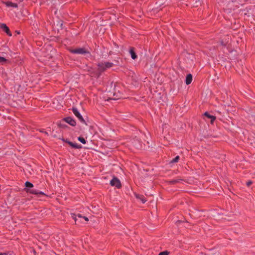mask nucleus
Here are the masks:
<instances>
[{"instance_id":"obj_4","label":"nucleus","mask_w":255,"mask_h":255,"mask_svg":"<svg viewBox=\"0 0 255 255\" xmlns=\"http://www.w3.org/2000/svg\"><path fill=\"white\" fill-rule=\"evenodd\" d=\"M110 184L112 186H115L118 189H120L122 187L120 180L115 176L111 180Z\"/></svg>"},{"instance_id":"obj_15","label":"nucleus","mask_w":255,"mask_h":255,"mask_svg":"<svg viewBox=\"0 0 255 255\" xmlns=\"http://www.w3.org/2000/svg\"><path fill=\"white\" fill-rule=\"evenodd\" d=\"M183 180L182 179H173L168 181V182L172 184H175L181 182Z\"/></svg>"},{"instance_id":"obj_5","label":"nucleus","mask_w":255,"mask_h":255,"mask_svg":"<svg viewBox=\"0 0 255 255\" xmlns=\"http://www.w3.org/2000/svg\"><path fill=\"white\" fill-rule=\"evenodd\" d=\"M72 112L73 114L75 115V116L79 119V120L82 122L84 123L85 121L84 119L83 118L82 116L80 114V113L79 112L77 108H72Z\"/></svg>"},{"instance_id":"obj_10","label":"nucleus","mask_w":255,"mask_h":255,"mask_svg":"<svg viewBox=\"0 0 255 255\" xmlns=\"http://www.w3.org/2000/svg\"><path fill=\"white\" fill-rule=\"evenodd\" d=\"M134 196L137 199L140 200L142 203H145L147 201L144 196L142 195L135 193Z\"/></svg>"},{"instance_id":"obj_11","label":"nucleus","mask_w":255,"mask_h":255,"mask_svg":"<svg viewBox=\"0 0 255 255\" xmlns=\"http://www.w3.org/2000/svg\"><path fill=\"white\" fill-rule=\"evenodd\" d=\"M129 53L130 54L132 59H135L137 58L136 54L134 50V48L131 47L130 48Z\"/></svg>"},{"instance_id":"obj_9","label":"nucleus","mask_w":255,"mask_h":255,"mask_svg":"<svg viewBox=\"0 0 255 255\" xmlns=\"http://www.w3.org/2000/svg\"><path fill=\"white\" fill-rule=\"evenodd\" d=\"M64 120L65 122L72 126H75L76 125V123L75 121L71 117L65 118Z\"/></svg>"},{"instance_id":"obj_13","label":"nucleus","mask_w":255,"mask_h":255,"mask_svg":"<svg viewBox=\"0 0 255 255\" xmlns=\"http://www.w3.org/2000/svg\"><path fill=\"white\" fill-rule=\"evenodd\" d=\"M204 116L207 117L209 119H211V123H213L214 122V121L216 119V117H214V116H213L212 115H210L208 112H205V114H204Z\"/></svg>"},{"instance_id":"obj_20","label":"nucleus","mask_w":255,"mask_h":255,"mask_svg":"<svg viewBox=\"0 0 255 255\" xmlns=\"http://www.w3.org/2000/svg\"><path fill=\"white\" fill-rule=\"evenodd\" d=\"M252 181H249L247 182L246 184L248 186H250L252 184Z\"/></svg>"},{"instance_id":"obj_3","label":"nucleus","mask_w":255,"mask_h":255,"mask_svg":"<svg viewBox=\"0 0 255 255\" xmlns=\"http://www.w3.org/2000/svg\"><path fill=\"white\" fill-rule=\"evenodd\" d=\"M69 51L71 53L78 54H85L89 53V52L84 48H78L76 49H69Z\"/></svg>"},{"instance_id":"obj_14","label":"nucleus","mask_w":255,"mask_h":255,"mask_svg":"<svg viewBox=\"0 0 255 255\" xmlns=\"http://www.w3.org/2000/svg\"><path fill=\"white\" fill-rule=\"evenodd\" d=\"M180 158V157L179 156H176L175 158H174L169 162V164L172 165L174 163H177L179 161Z\"/></svg>"},{"instance_id":"obj_1","label":"nucleus","mask_w":255,"mask_h":255,"mask_svg":"<svg viewBox=\"0 0 255 255\" xmlns=\"http://www.w3.org/2000/svg\"><path fill=\"white\" fill-rule=\"evenodd\" d=\"M114 65V64L109 62H101L98 63L97 64L98 69L97 71L93 74L92 76L96 78H98L100 76L102 73L104 72L107 69L110 68Z\"/></svg>"},{"instance_id":"obj_19","label":"nucleus","mask_w":255,"mask_h":255,"mask_svg":"<svg viewBox=\"0 0 255 255\" xmlns=\"http://www.w3.org/2000/svg\"><path fill=\"white\" fill-rule=\"evenodd\" d=\"M168 253L167 252H162L159 254L158 255H168Z\"/></svg>"},{"instance_id":"obj_2","label":"nucleus","mask_w":255,"mask_h":255,"mask_svg":"<svg viewBox=\"0 0 255 255\" xmlns=\"http://www.w3.org/2000/svg\"><path fill=\"white\" fill-rule=\"evenodd\" d=\"M25 186L26 188L24 189V190L27 193H29L30 194L36 195H45V194L42 191H40L36 189H31L33 187V185L29 181H26L25 183Z\"/></svg>"},{"instance_id":"obj_16","label":"nucleus","mask_w":255,"mask_h":255,"mask_svg":"<svg viewBox=\"0 0 255 255\" xmlns=\"http://www.w3.org/2000/svg\"><path fill=\"white\" fill-rule=\"evenodd\" d=\"M5 4L7 6H11L13 7H17V4L16 3H13L12 2H6Z\"/></svg>"},{"instance_id":"obj_17","label":"nucleus","mask_w":255,"mask_h":255,"mask_svg":"<svg viewBox=\"0 0 255 255\" xmlns=\"http://www.w3.org/2000/svg\"><path fill=\"white\" fill-rule=\"evenodd\" d=\"M78 139L79 141H80L81 142H82V143L83 144H86V140L84 139V138H83V137H79L78 138Z\"/></svg>"},{"instance_id":"obj_18","label":"nucleus","mask_w":255,"mask_h":255,"mask_svg":"<svg viewBox=\"0 0 255 255\" xmlns=\"http://www.w3.org/2000/svg\"><path fill=\"white\" fill-rule=\"evenodd\" d=\"M6 59L3 57L0 56V64H3L6 62Z\"/></svg>"},{"instance_id":"obj_8","label":"nucleus","mask_w":255,"mask_h":255,"mask_svg":"<svg viewBox=\"0 0 255 255\" xmlns=\"http://www.w3.org/2000/svg\"><path fill=\"white\" fill-rule=\"evenodd\" d=\"M0 28H1L4 32L6 33V34L8 36H11V33L9 29V28L6 26V24L4 23H2L0 24Z\"/></svg>"},{"instance_id":"obj_21","label":"nucleus","mask_w":255,"mask_h":255,"mask_svg":"<svg viewBox=\"0 0 255 255\" xmlns=\"http://www.w3.org/2000/svg\"><path fill=\"white\" fill-rule=\"evenodd\" d=\"M0 255H8V254H7V253H0Z\"/></svg>"},{"instance_id":"obj_6","label":"nucleus","mask_w":255,"mask_h":255,"mask_svg":"<svg viewBox=\"0 0 255 255\" xmlns=\"http://www.w3.org/2000/svg\"><path fill=\"white\" fill-rule=\"evenodd\" d=\"M71 217H72V219L75 220V222H76L78 220V218L84 219L86 221H88L89 220L88 218L87 217H86L85 216H82L81 215H80L79 214H78V215H76L75 214H72Z\"/></svg>"},{"instance_id":"obj_7","label":"nucleus","mask_w":255,"mask_h":255,"mask_svg":"<svg viewBox=\"0 0 255 255\" xmlns=\"http://www.w3.org/2000/svg\"><path fill=\"white\" fill-rule=\"evenodd\" d=\"M64 141L67 143L70 146H71L73 148H74L76 149H79L82 147V146L80 144H78L76 143H73V142L68 141L67 140H64Z\"/></svg>"},{"instance_id":"obj_12","label":"nucleus","mask_w":255,"mask_h":255,"mask_svg":"<svg viewBox=\"0 0 255 255\" xmlns=\"http://www.w3.org/2000/svg\"><path fill=\"white\" fill-rule=\"evenodd\" d=\"M192 81V76L191 74H188L186 78V84L187 85L190 84Z\"/></svg>"}]
</instances>
